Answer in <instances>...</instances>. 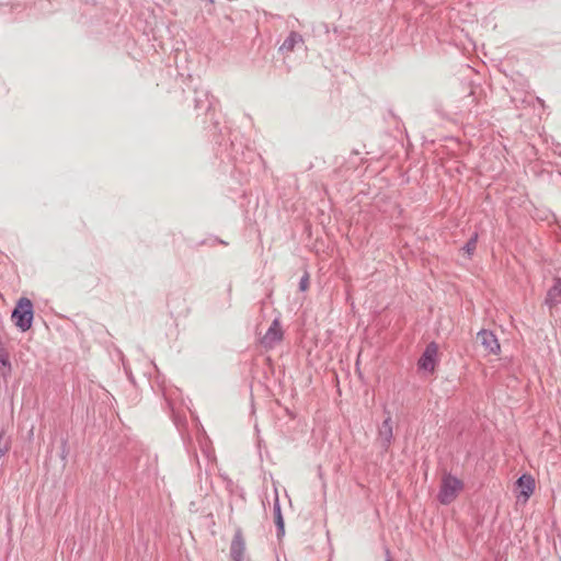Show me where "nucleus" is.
Segmentation results:
<instances>
[{
    "instance_id": "1",
    "label": "nucleus",
    "mask_w": 561,
    "mask_h": 561,
    "mask_svg": "<svg viewBox=\"0 0 561 561\" xmlns=\"http://www.w3.org/2000/svg\"><path fill=\"white\" fill-rule=\"evenodd\" d=\"M463 486L462 480L450 473H444L437 495L438 501L443 505L453 503L462 492Z\"/></svg>"
},
{
    "instance_id": "2",
    "label": "nucleus",
    "mask_w": 561,
    "mask_h": 561,
    "mask_svg": "<svg viewBox=\"0 0 561 561\" xmlns=\"http://www.w3.org/2000/svg\"><path fill=\"white\" fill-rule=\"evenodd\" d=\"M12 321L22 331H27L33 321V304L28 298H20L12 312Z\"/></svg>"
},
{
    "instance_id": "3",
    "label": "nucleus",
    "mask_w": 561,
    "mask_h": 561,
    "mask_svg": "<svg viewBox=\"0 0 561 561\" xmlns=\"http://www.w3.org/2000/svg\"><path fill=\"white\" fill-rule=\"evenodd\" d=\"M536 481L531 474L525 473L516 481L517 502L525 504L534 494Z\"/></svg>"
},
{
    "instance_id": "4",
    "label": "nucleus",
    "mask_w": 561,
    "mask_h": 561,
    "mask_svg": "<svg viewBox=\"0 0 561 561\" xmlns=\"http://www.w3.org/2000/svg\"><path fill=\"white\" fill-rule=\"evenodd\" d=\"M437 357L438 346L435 343L428 344L419 360V368L425 373L433 374L437 364Z\"/></svg>"
},
{
    "instance_id": "5",
    "label": "nucleus",
    "mask_w": 561,
    "mask_h": 561,
    "mask_svg": "<svg viewBox=\"0 0 561 561\" xmlns=\"http://www.w3.org/2000/svg\"><path fill=\"white\" fill-rule=\"evenodd\" d=\"M478 341L483 346L488 355L499 356L501 353V345L495 334L488 330H481L477 335Z\"/></svg>"
},
{
    "instance_id": "6",
    "label": "nucleus",
    "mask_w": 561,
    "mask_h": 561,
    "mask_svg": "<svg viewBox=\"0 0 561 561\" xmlns=\"http://www.w3.org/2000/svg\"><path fill=\"white\" fill-rule=\"evenodd\" d=\"M283 339V332L280 324L277 320H275L265 335L262 339V342L267 347H273L276 343H278Z\"/></svg>"
},
{
    "instance_id": "7",
    "label": "nucleus",
    "mask_w": 561,
    "mask_h": 561,
    "mask_svg": "<svg viewBox=\"0 0 561 561\" xmlns=\"http://www.w3.org/2000/svg\"><path fill=\"white\" fill-rule=\"evenodd\" d=\"M231 557L233 561H242L245 552V542L241 535V533H237L232 539L231 547Z\"/></svg>"
},
{
    "instance_id": "8",
    "label": "nucleus",
    "mask_w": 561,
    "mask_h": 561,
    "mask_svg": "<svg viewBox=\"0 0 561 561\" xmlns=\"http://www.w3.org/2000/svg\"><path fill=\"white\" fill-rule=\"evenodd\" d=\"M546 304L553 308L561 304V277L554 280L553 286L548 290Z\"/></svg>"
},
{
    "instance_id": "9",
    "label": "nucleus",
    "mask_w": 561,
    "mask_h": 561,
    "mask_svg": "<svg viewBox=\"0 0 561 561\" xmlns=\"http://www.w3.org/2000/svg\"><path fill=\"white\" fill-rule=\"evenodd\" d=\"M299 42H301V36L296 32H291L280 46V50L293 51Z\"/></svg>"
},
{
    "instance_id": "10",
    "label": "nucleus",
    "mask_w": 561,
    "mask_h": 561,
    "mask_svg": "<svg viewBox=\"0 0 561 561\" xmlns=\"http://www.w3.org/2000/svg\"><path fill=\"white\" fill-rule=\"evenodd\" d=\"M11 373V364L9 359V354L0 350V376L7 377Z\"/></svg>"
},
{
    "instance_id": "11",
    "label": "nucleus",
    "mask_w": 561,
    "mask_h": 561,
    "mask_svg": "<svg viewBox=\"0 0 561 561\" xmlns=\"http://www.w3.org/2000/svg\"><path fill=\"white\" fill-rule=\"evenodd\" d=\"M379 434L387 443H390L392 438V425L390 419L383 421L382 426L379 430Z\"/></svg>"
},
{
    "instance_id": "12",
    "label": "nucleus",
    "mask_w": 561,
    "mask_h": 561,
    "mask_svg": "<svg viewBox=\"0 0 561 561\" xmlns=\"http://www.w3.org/2000/svg\"><path fill=\"white\" fill-rule=\"evenodd\" d=\"M11 444L8 438L4 437V434H0V457L4 456L10 450Z\"/></svg>"
},
{
    "instance_id": "13",
    "label": "nucleus",
    "mask_w": 561,
    "mask_h": 561,
    "mask_svg": "<svg viewBox=\"0 0 561 561\" xmlns=\"http://www.w3.org/2000/svg\"><path fill=\"white\" fill-rule=\"evenodd\" d=\"M467 248H468V251H471L474 248V243L473 242L468 243Z\"/></svg>"
},
{
    "instance_id": "14",
    "label": "nucleus",
    "mask_w": 561,
    "mask_h": 561,
    "mask_svg": "<svg viewBox=\"0 0 561 561\" xmlns=\"http://www.w3.org/2000/svg\"><path fill=\"white\" fill-rule=\"evenodd\" d=\"M306 284H307V279H304L300 284L302 289H306V286H307Z\"/></svg>"
}]
</instances>
